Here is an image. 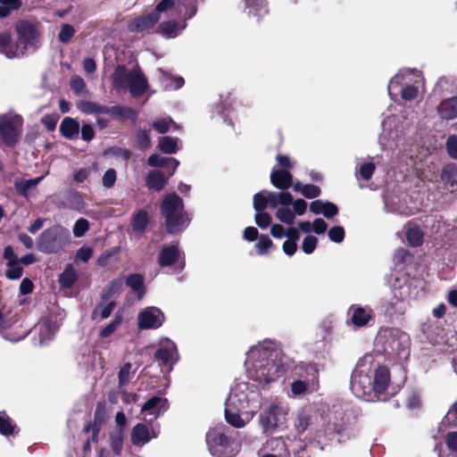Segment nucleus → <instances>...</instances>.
Returning a JSON list of instances; mask_svg holds the SVG:
<instances>
[{"instance_id":"53","label":"nucleus","mask_w":457,"mask_h":457,"mask_svg":"<svg viewBox=\"0 0 457 457\" xmlns=\"http://www.w3.org/2000/svg\"><path fill=\"white\" fill-rule=\"evenodd\" d=\"M124 441V431L116 429L110 434V445L113 453L117 455L120 454Z\"/></svg>"},{"instance_id":"55","label":"nucleus","mask_w":457,"mask_h":457,"mask_svg":"<svg viewBox=\"0 0 457 457\" xmlns=\"http://www.w3.org/2000/svg\"><path fill=\"white\" fill-rule=\"evenodd\" d=\"M21 0H0V18L7 17L12 11L21 8Z\"/></svg>"},{"instance_id":"27","label":"nucleus","mask_w":457,"mask_h":457,"mask_svg":"<svg viewBox=\"0 0 457 457\" xmlns=\"http://www.w3.org/2000/svg\"><path fill=\"white\" fill-rule=\"evenodd\" d=\"M225 418L227 422L237 428H244L251 420H248V411L239 409L236 406H228L226 403Z\"/></svg>"},{"instance_id":"43","label":"nucleus","mask_w":457,"mask_h":457,"mask_svg":"<svg viewBox=\"0 0 457 457\" xmlns=\"http://www.w3.org/2000/svg\"><path fill=\"white\" fill-rule=\"evenodd\" d=\"M147 163L151 167H164L165 164H171V172L169 173V177H170L174 174L179 162L175 158H164L159 154H152L148 157Z\"/></svg>"},{"instance_id":"2","label":"nucleus","mask_w":457,"mask_h":457,"mask_svg":"<svg viewBox=\"0 0 457 457\" xmlns=\"http://www.w3.org/2000/svg\"><path fill=\"white\" fill-rule=\"evenodd\" d=\"M281 350L278 344L266 339L253 345L246 353L245 366L247 377L266 388L284 373Z\"/></svg>"},{"instance_id":"57","label":"nucleus","mask_w":457,"mask_h":457,"mask_svg":"<svg viewBox=\"0 0 457 457\" xmlns=\"http://www.w3.org/2000/svg\"><path fill=\"white\" fill-rule=\"evenodd\" d=\"M276 218L287 225H292L295 220V213L287 206L278 208L276 212Z\"/></svg>"},{"instance_id":"62","label":"nucleus","mask_w":457,"mask_h":457,"mask_svg":"<svg viewBox=\"0 0 457 457\" xmlns=\"http://www.w3.org/2000/svg\"><path fill=\"white\" fill-rule=\"evenodd\" d=\"M375 170V165L372 162L362 163L359 170L356 171V175L360 176L364 180H370Z\"/></svg>"},{"instance_id":"12","label":"nucleus","mask_w":457,"mask_h":457,"mask_svg":"<svg viewBox=\"0 0 457 457\" xmlns=\"http://www.w3.org/2000/svg\"><path fill=\"white\" fill-rule=\"evenodd\" d=\"M289 407L278 399L271 400L260 414V424L264 432L272 431L287 423Z\"/></svg>"},{"instance_id":"16","label":"nucleus","mask_w":457,"mask_h":457,"mask_svg":"<svg viewBox=\"0 0 457 457\" xmlns=\"http://www.w3.org/2000/svg\"><path fill=\"white\" fill-rule=\"evenodd\" d=\"M293 202V196L288 192L262 191L253 196V208L256 212L263 211L267 206L277 208L278 205L289 206Z\"/></svg>"},{"instance_id":"9","label":"nucleus","mask_w":457,"mask_h":457,"mask_svg":"<svg viewBox=\"0 0 457 457\" xmlns=\"http://www.w3.org/2000/svg\"><path fill=\"white\" fill-rule=\"evenodd\" d=\"M347 404H334L328 409L324 417V431L318 435V443L321 444V437L331 441L335 435H341L347 430L349 416Z\"/></svg>"},{"instance_id":"30","label":"nucleus","mask_w":457,"mask_h":457,"mask_svg":"<svg viewBox=\"0 0 457 457\" xmlns=\"http://www.w3.org/2000/svg\"><path fill=\"white\" fill-rule=\"evenodd\" d=\"M270 182L275 187L285 190L293 185V177L288 170L274 168L270 173Z\"/></svg>"},{"instance_id":"3","label":"nucleus","mask_w":457,"mask_h":457,"mask_svg":"<svg viewBox=\"0 0 457 457\" xmlns=\"http://www.w3.org/2000/svg\"><path fill=\"white\" fill-rule=\"evenodd\" d=\"M409 336L395 328H382L379 329L375 346L378 352L388 356H398L405 359L409 355Z\"/></svg>"},{"instance_id":"46","label":"nucleus","mask_w":457,"mask_h":457,"mask_svg":"<svg viewBox=\"0 0 457 457\" xmlns=\"http://www.w3.org/2000/svg\"><path fill=\"white\" fill-rule=\"evenodd\" d=\"M107 110L108 111H107L106 114L117 116L122 120L131 119L132 120H136V119H137L136 112L129 107H124V106H119V105L111 106V107L107 106Z\"/></svg>"},{"instance_id":"7","label":"nucleus","mask_w":457,"mask_h":457,"mask_svg":"<svg viewBox=\"0 0 457 457\" xmlns=\"http://www.w3.org/2000/svg\"><path fill=\"white\" fill-rule=\"evenodd\" d=\"M112 83L118 90L129 89L133 97L141 96L148 87L146 78L140 70H129L124 66L115 69Z\"/></svg>"},{"instance_id":"58","label":"nucleus","mask_w":457,"mask_h":457,"mask_svg":"<svg viewBox=\"0 0 457 457\" xmlns=\"http://www.w3.org/2000/svg\"><path fill=\"white\" fill-rule=\"evenodd\" d=\"M6 265H7V269L5 270V276L7 278L15 280V279H19L20 278H21V276L23 274V269L19 264V262H14V263H11V262L6 263Z\"/></svg>"},{"instance_id":"41","label":"nucleus","mask_w":457,"mask_h":457,"mask_svg":"<svg viewBox=\"0 0 457 457\" xmlns=\"http://www.w3.org/2000/svg\"><path fill=\"white\" fill-rule=\"evenodd\" d=\"M60 131L66 138L73 139L79 132V123L72 118L66 117L60 125Z\"/></svg>"},{"instance_id":"31","label":"nucleus","mask_w":457,"mask_h":457,"mask_svg":"<svg viewBox=\"0 0 457 457\" xmlns=\"http://www.w3.org/2000/svg\"><path fill=\"white\" fill-rule=\"evenodd\" d=\"M247 15L259 22L261 18L268 13L267 4L264 0H245Z\"/></svg>"},{"instance_id":"6","label":"nucleus","mask_w":457,"mask_h":457,"mask_svg":"<svg viewBox=\"0 0 457 457\" xmlns=\"http://www.w3.org/2000/svg\"><path fill=\"white\" fill-rule=\"evenodd\" d=\"M420 74L419 71L402 70L389 81L387 90L391 99L395 100L398 94L404 101H411L418 97L419 82Z\"/></svg>"},{"instance_id":"22","label":"nucleus","mask_w":457,"mask_h":457,"mask_svg":"<svg viewBox=\"0 0 457 457\" xmlns=\"http://www.w3.org/2000/svg\"><path fill=\"white\" fill-rule=\"evenodd\" d=\"M160 17L154 12L133 19L128 24V29L134 33H150L154 28Z\"/></svg>"},{"instance_id":"52","label":"nucleus","mask_w":457,"mask_h":457,"mask_svg":"<svg viewBox=\"0 0 457 457\" xmlns=\"http://www.w3.org/2000/svg\"><path fill=\"white\" fill-rule=\"evenodd\" d=\"M152 126L160 134L166 133L170 128L175 129H179V126L172 120L170 117L159 118L153 121Z\"/></svg>"},{"instance_id":"28","label":"nucleus","mask_w":457,"mask_h":457,"mask_svg":"<svg viewBox=\"0 0 457 457\" xmlns=\"http://www.w3.org/2000/svg\"><path fill=\"white\" fill-rule=\"evenodd\" d=\"M0 54L12 59L23 54V49L18 44L12 42L11 34L8 32H0Z\"/></svg>"},{"instance_id":"36","label":"nucleus","mask_w":457,"mask_h":457,"mask_svg":"<svg viewBox=\"0 0 457 457\" xmlns=\"http://www.w3.org/2000/svg\"><path fill=\"white\" fill-rule=\"evenodd\" d=\"M157 73L162 87L166 90L179 89L184 85V79L182 77H172L162 69H158Z\"/></svg>"},{"instance_id":"15","label":"nucleus","mask_w":457,"mask_h":457,"mask_svg":"<svg viewBox=\"0 0 457 457\" xmlns=\"http://www.w3.org/2000/svg\"><path fill=\"white\" fill-rule=\"evenodd\" d=\"M68 236L69 231L60 226H54L43 231L37 239V248L45 253H57L62 249L61 237Z\"/></svg>"},{"instance_id":"33","label":"nucleus","mask_w":457,"mask_h":457,"mask_svg":"<svg viewBox=\"0 0 457 457\" xmlns=\"http://www.w3.org/2000/svg\"><path fill=\"white\" fill-rule=\"evenodd\" d=\"M186 27L187 23L185 19L181 22L168 21L160 24L159 31L163 37L167 38H173L179 36L181 31L186 29Z\"/></svg>"},{"instance_id":"26","label":"nucleus","mask_w":457,"mask_h":457,"mask_svg":"<svg viewBox=\"0 0 457 457\" xmlns=\"http://www.w3.org/2000/svg\"><path fill=\"white\" fill-rule=\"evenodd\" d=\"M168 409L167 400L160 396H153L142 406L141 411L145 416H151L150 421L157 419Z\"/></svg>"},{"instance_id":"24","label":"nucleus","mask_w":457,"mask_h":457,"mask_svg":"<svg viewBox=\"0 0 457 457\" xmlns=\"http://www.w3.org/2000/svg\"><path fill=\"white\" fill-rule=\"evenodd\" d=\"M351 323L356 328H362L374 319V312L369 307L352 305L348 310Z\"/></svg>"},{"instance_id":"54","label":"nucleus","mask_w":457,"mask_h":457,"mask_svg":"<svg viewBox=\"0 0 457 457\" xmlns=\"http://www.w3.org/2000/svg\"><path fill=\"white\" fill-rule=\"evenodd\" d=\"M16 428L12 419L5 412H0V434L10 436L16 433Z\"/></svg>"},{"instance_id":"56","label":"nucleus","mask_w":457,"mask_h":457,"mask_svg":"<svg viewBox=\"0 0 457 457\" xmlns=\"http://www.w3.org/2000/svg\"><path fill=\"white\" fill-rule=\"evenodd\" d=\"M443 181L451 186L457 184V167L455 164H447L442 170Z\"/></svg>"},{"instance_id":"13","label":"nucleus","mask_w":457,"mask_h":457,"mask_svg":"<svg viewBox=\"0 0 457 457\" xmlns=\"http://www.w3.org/2000/svg\"><path fill=\"white\" fill-rule=\"evenodd\" d=\"M23 119L14 112L0 114V138L7 147H13L22 133Z\"/></svg>"},{"instance_id":"38","label":"nucleus","mask_w":457,"mask_h":457,"mask_svg":"<svg viewBox=\"0 0 457 457\" xmlns=\"http://www.w3.org/2000/svg\"><path fill=\"white\" fill-rule=\"evenodd\" d=\"M179 257V251L177 245L163 246L159 254V264L162 267L170 266Z\"/></svg>"},{"instance_id":"32","label":"nucleus","mask_w":457,"mask_h":457,"mask_svg":"<svg viewBox=\"0 0 457 457\" xmlns=\"http://www.w3.org/2000/svg\"><path fill=\"white\" fill-rule=\"evenodd\" d=\"M310 211L314 214H323L328 219L333 218L338 213V209L336 204L321 200H315L311 203Z\"/></svg>"},{"instance_id":"45","label":"nucleus","mask_w":457,"mask_h":457,"mask_svg":"<svg viewBox=\"0 0 457 457\" xmlns=\"http://www.w3.org/2000/svg\"><path fill=\"white\" fill-rule=\"evenodd\" d=\"M77 278L76 270L71 264H69L60 275L59 283L62 287L70 288L76 282Z\"/></svg>"},{"instance_id":"60","label":"nucleus","mask_w":457,"mask_h":457,"mask_svg":"<svg viewBox=\"0 0 457 457\" xmlns=\"http://www.w3.org/2000/svg\"><path fill=\"white\" fill-rule=\"evenodd\" d=\"M136 142L141 150H146L151 146V139L148 131L138 129L136 133Z\"/></svg>"},{"instance_id":"64","label":"nucleus","mask_w":457,"mask_h":457,"mask_svg":"<svg viewBox=\"0 0 457 457\" xmlns=\"http://www.w3.org/2000/svg\"><path fill=\"white\" fill-rule=\"evenodd\" d=\"M445 147L449 156L454 160H457V136H449L446 140Z\"/></svg>"},{"instance_id":"19","label":"nucleus","mask_w":457,"mask_h":457,"mask_svg":"<svg viewBox=\"0 0 457 457\" xmlns=\"http://www.w3.org/2000/svg\"><path fill=\"white\" fill-rule=\"evenodd\" d=\"M18 39L15 44H18L23 49V54L29 46H34L38 37V32L36 27L25 21L17 22L15 27Z\"/></svg>"},{"instance_id":"42","label":"nucleus","mask_w":457,"mask_h":457,"mask_svg":"<svg viewBox=\"0 0 457 457\" xmlns=\"http://www.w3.org/2000/svg\"><path fill=\"white\" fill-rule=\"evenodd\" d=\"M77 108L86 114H106L107 106L96 102L81 100L77 103Z\"/></svg>"},{"instance_id":"14","label":"nucleus","mask_w":457,"mask_h":457,"mask_svg":"<svg viewBox=\"0 0 457 457\" xmlns=\"http://www.w3.org/2000/svg\"><path fill=\"white\" fill-rule=\"evenodd\" d=\"M263 450L278 457H303L301 453L304 450V444L295 437H274L266 442Z\"/></svg>"},{"instance_id":"40","label":"nucleus","mask_w":457,"mask_h":457,"mask_svg":"<svg viewBox=\"0 0 457 457\" xmlns=\"http://www.w3.org/2000/svg\"><path fill=\"white\" fill-rule=\"evenodd\" d=\"M116 303L112 300H104L101 298V302L92 312L93 320H104L107 319L112 312Z\"/></svg>"},{"instance_id":"44","label":"nucleus","mask_w":457,"mask_h":457,"mask_svg":"<svg viewBox=\"0 0 457 457\" xmlns=\"http://www.w3.org/2000/svg\"><path fill=\"white\" fill-rule=\"evenodd\" d=\"M123 283V279L120 278L110 281V283L102 292V299L112 300V298L117 296L121 292Z\"/></svg>"},{"instance_id":"48","label":"nucleus","mask_w":457,"mask_h":457,"mask_svg":"<svg viewBox=\"0 0 457 457\" xmlns=\"http://www.w3.org/2000/svg\"><path fill=\"white\" fill-rule=\"evenodd\" d=\"M149 222L148 214L145 210H139L133 217L131 226L134 231L142 233Z\"/></svg>"},{"instance_id":"25","label":"nucleus","mask_w":457,"mask_h":457,"mask_svg":"<svg viewBox=\"0 0 457 457\" xmlns=\"http://www.w3.org/2000/svg\"><path fill=\"white\" fill-rule=\"evenodd\" d=\"M57 328V325L50 319H46L37 324L36 331L38 334V337H35V344L40 346L47 345L53 340Z\"/></svg>"},{"instance_id":"8","label":"nucleus","mask_w":457,"mask_h":457,"mask_svg":"<svg viewBox=\"0 0 457 457\" xmlns=\"http://www.w3.org/2000/svg\"><path fill=\"white\" fill-rule=\"evenodd\" d=\"M206 443L211 454L215 457H234L240 450L239 443L228 436L223 427L210 429L206 434Z\"/></svg>"},{"instance_id":"39","label":"nucleus","mask_w":457,"mask_h":457,"mask_svg":"<svg viewBox=\"0 0 457 457\" xmlns=\"http://www.w3.org/2000/svg\"><path fill=\"white\" fill-rule=\"evenodd\" d=\"M312 420L313 413L312 409L305 408L299 411L295 420V428L297 432H304L312 424Z\"/></svg>"},{"instance_id":"50","label":"nucleus","mask_w":457,"mask_h":457,"mask_svg":"<svg viewBox=\"0 0 457 457\" xmlns=\"http://www.w3.org/2000/svg\"><path fill=\"white\" fill-rule=\"evenodd\" d=\"M43 178L44 176L30 179L18 180L15 182V188L20 195L26 196L28 195V192L31 188L36 187L43 179Z\"/></svg>"},{"instance_id":"51","label":"nucleus","mask_w":457,"mask_h":457,"mask_svg":"<svg viewBox=\"0 0 457 457\" xmlns=\"http://www.w3.org/2000/svg\"><path fill=\"white\" fill-rule=\"evenodd\" d=\"M158 148L167 154H175L179 150L178 139L170 137H162L159 138Z\"/></svg>"},{"instance_id":"5","label":"nucleus","mask_w":457,"mask_h":457,"mask_svg":"<svg viewBox=\"0 0 457 457\" xmlns=\"http://www.w3.org/2000/svg\"><path fill=\"white\" fill-rule=\"evenodd\" d=\"M161 212L165 218L167 231L170 234L182 231L190 221L188 214L184 211L182 199L174 193L165 196Z\"/></svg>"},{"instance_id":"35","label":"nucleus","mask_w":457,"mask_h":457,"mask_svg":"<svg viewBox=\"0 0 457 457\" xmlns=\"http://www.w3.org/2000/svg\"><path fill=\"white\" fill-rule=\"evenodd\" d=\"M168 179L159 170H151L145 178V186L152 190L161 191L167 183Z\"/></svg>"},{"instance_id":"34","label":"nucleus","mask_w":457,"mask_h":457,"mask_svg":"<svg viewBox=\"0 0 457 457\" xmlns=\"http://www.w3.org/2000/svg\"><path fill=\"white\" fill-rule=\"evenodd\" d=\"M313 372V377L311 380L303 381V380H295L291 384V392L295 396L301 395L306 393L309 390H316L318 379L316 377L317 371L311 368Z\"/></svg>"},{"instance_id":"23","label":"nucleus","mask_w":457,"mask_h":457,"mask_svg":"<svg viewBox=\"0 0 457 457\" xmlns=\"http://www.w3.org/2000/svg\"><path fill=\"white\" fill-rule=\"evenodd\" d=\"M158 432L155 431L152 427L145 424L138 423L131 430L130 439L131 443L135 446H144L151 439L156 438Z\"/></svg>"},{"instance_id":"29","label":"nucleus","mask_w":457,"mask_h":457,"mask_svg":"<svg viewBox=\"0 0 457 457\" xmlns=\"http://www.w3.org/2000/svg\"><path fill=\"white\" fill-rule=\"evenodd\" d=\"M437 113L442 120H450L457 118V96L443 100L437 106Z\"/></svg>"},{"instance_id":"37","label":"nucleus","mask_w":457,"mask_h":457,"mask_svg":"<svg viewBox=\"0 0 457 457\" xmlns=\"http://www.w3.org/2000/svg\"><path fill=\"white\" fill-rule=\"evenodd\" d=\"M385 210L387 212L399 213L404 215L411 214V211L408 207L401 204L398 196L387 195L384 197Z\"/></svg>"},{"instance_id":"61","label":"nucleus","mask_w":457,"mask_h":457,"mask_svg":"<svg viewBox=\"0 0 457 457\" xmlns=\"http://www.w3.org/2000/svg\"><path fill=\"white\" fill-rule=\"evenodd\" d=\"M74 34H75L74 27L71 24L66 23L62 26L61 30L58 34V39L62 43L67 44L71 41V39L72 38Z\"/></svg>"},{"instance_id":"21","label":"nucleus","mask_w":457,"mask_h":457,"mask_svg":"<svg viewBox=\"0 0 457 457\" xmlns=\"http://www.w3.org/2000/svg\"><path fill=\"white\" fill-rule=\"evenodd\" d=\"M154 358L163 365L170 368L179 361V353L174 342L169 338L160 340L159 348L154 353Z\"/></svg>"},{"instance_id":"1","label":"nucleus","mask_w":457,"mask_h":457,"mask_svg":"<svg viewBox=\"0 0 457 457\" xmlns=\"http://www.w3.org/2000/svg\"><path fill=\"white\" fill-rule=\"evenodd\" d=\"M351 390L357 397L367 401H385L395 394L388 369L375 361L370 354L363 356L353 370Z\"/></svg>"},{"instance_id":"59","label":"nucleus","mask_w":457,"mask_h":457,"mask_svg":"<svg viewBox=\"0 0 457 457\" xmlns=\"http://www.w3.org/2000/svg\"><path fill=\"white\" fill-rule=\"evenodd\" d=\"M131 368L132 365L129 362H126L120 367L118 374L120 388H122L129 382Z\"/></svg>"},{"instance_id":"49","label":"nucleus","mask_w":457,"mask_h":457,"mask_svg":"<svg viewBox=\"0 0 457 457\" xmlns=\"http://www.w3.org/2000/svg\"><path fill=\"white\" fill-rule=\"evenodd\" d=\"M126 285L137 294L139 297H142L145 293L144 278L140 274H130L126 279Z\"/></svg>"},{"instance_id":"20","label":"nucleus","mask_w":457,"mask_h":457,"mask_svg":"<svg viewBox=\"0 0 457 457\" xmlns=\"http://www.w3.org/2000/svg\"><path fill=\"white\" fill-rule=\"evenodd\" d=\"M164 321V315L157 307H147L138 313L137 325L141 329L157 328Z\"/></svg>"},{"instance_id":"4","label":"nucleus","mask_w":457,"mask_h":457,"mask_svg":"<svg viewBox=\"0 0 457 457\" xmlns=\"http://www.w3.org/2000/svg\"><path fill=\"white\" fill-rule=\"evenodd\" d=\"M262 395L255 386L248 382L237 383L226 401L228 406L248 411L247 418L252 420L261 408Z\"/></svg>"},{"instance_id":"18","label":"nucleus","mask_w":457,"mask_h":457,"mask_svg":"<svg viewBox=\"0 0 457 457\" xmlns=\"http://www.w3.org/2000/svg\"><path fill=\"white\" fill-rule=\"evenodd\" d=\"M173 6L185 20L191 19L196 13V5L191 0H162L153 12L160 17L162 12H167Z\"/></svg>"},{"instance_id":"17","label":"nucleus","mask_w":457,"mask_h":457,"mask_svg":"<svg viewBox=\"0 0 457 457\" xmlns=\"http://www.w3.org/2000/svg\"><path fill=\"white\" fill-rule=\"evenodd\" d=\"M28 329H22L21 323L10 313L6 314L0 309V333L10 342H18L28 335Z\"/></svg>"},{"instance_id":"63","label":"nucleus","mask_w":457,"mask_h":457,"mask_svg":"<svg viewBox=\"0 0 457 457\" xmlns=\"http://www.w3.org/2000/svg\"><path fill=\"white\" fill-rule=\"evenodd\" d=\"M88 228V220L84 218H80L75 222L72 232L76 237H81L85 235Z\"/></svg>"},{"instance_id":"11","label":"nucleus","mask_w":457,"mask_h":457,"mask_svg":"<svg viewBox=\"0 0 457 457\" xmlns=\"http://www.w3.org/2000/svg\"><path fill=\"white\" fill-rule=\"evenodd\" d=\"M411 282L405 275L395 277L391 285L392 297L386 303L385 310L389 314H403L405 312V301L411 295Z\"/></svg>"},{"instance_id":"47","label":"nucleus","mask_w":457,"mask_h":457,"mask_svg":"<svg viewBox=\"0 0 457 457\" xmlns=\"http://www.w3.org/2000/svg\"><path fill=\"white\" fill-rule=\"evenodd\" d=\"M406 238L410 245L419 246L423 243L424 235L418 226L408 225Z\"/></svg>"},{"instance_id":"10","label":"nucleus","mask_w":457,"mask_h":457,"mask_svg":"<svg viewBox=\"0 0 457 457\" xmlns=\"http://www.w3.org/2000/svg\"><path fill=\"white\" fill-rule=\"evenodd\" d=\"M410 124L400 122L398 116L387 117L382 121V132L379 136V144L383 149L395 150L403 142Z\"/></svg>"}]
</instances>
